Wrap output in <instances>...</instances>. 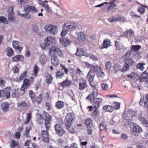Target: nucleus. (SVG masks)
Masks as SVG:
<instances>
[{"mask_svg":"<svg viewBox=\"0 0 148 148\" xmlns=\"http://www.w3.org/2000/svg\"><path fill=\"white\" fill-rule=\"evenodd\" d=\"M49 53L51 56V62L55 66L58 65L59 64V60L57 56L63 57V55L60 49L55 46L50 47L49 49Z\"/></svg>","mask_w":148,"mask_h":148,"instance_id":"f257e3e1","label":"nucleus"},{"mask_svg":"<svg viewBox=\"0 0 148 148\" xmlns=\"http://www.w3.org/2000/svg\"><path fill=\"white\" fill-rule=\"evenodd\" d=\"M43 116L45 117V125L46 130H44L42 131L40 134V137L42 140L45 143H48L49 141V135L48 131L50 127V121L52 119L51 116L46 112H44Z\"/></svg>","mask_w":148,"mask_h":148,"instance_id":"f03ea898","label":"nucleus"},{"mask_svg":"<svg viewBox=\"0 0 148 148\" xmlns=\"http://www.w3.org/2000/svg\"><path fill=\"white\" fill-rule=\"evenodd\" d=\"M136 114L135 111L130 110L125 111L122 116L124 120L127 121H131L133 117L135 116Z\"/></svg>","mask_w":148,"mask_h":148,"instance_id":"7ed1b4c3","label":"nucleus"},{"mask_svg":"<svg viewBox=\"0 0 148 148\" xmlns=\"http://www.w3.org/2000/svg\"><path fill=\"white\" fill-rule=\"evenodd\" d=\"M125 63L124 66L121 69V71L124 73L128 70L130 66H132L134 64V62L132 59L130 58H125L124 59Z\"/></svg>","mask_w":148,"mask_h":148,"instance_id":"20e7f679","label":"nucleus"},{"mask_svg":"<svg viewBox=\"0 0 148 148\" xmlns=\"http://www.w3.org/2000/svg\"><path fill=\"white\" fill-rule=\"evenodd\" d=\"M34 78L33 77L30 78L28 79L27 78L25 79L23 82V84L21 88V90L24 91L25 89H27L33 83Z\"/></svg>","mask_w":148,"mask_h":148,"instance_id":"39448f33","label":"nucleus"},{"mask_svg":"<svg viewBox=\"0 0 148 148\" xmlns=\"http://www.w3.org/2000/svg\"><path fill=\"white\" fill-rule=\"evenodd\" d=\"M92 103L93 107L98 109L102 104L103 99L99 97H96L90 100Z\"/></svg>","mask_w":148,"mask_h":148,"instance_id":"423d86ee","label":"nucleus"},{"mask_svg":"<svg viewBox=\"0 0 148 148\" xmlns=\"http://www.w3.org/2000/svg\"><path fill=\"white\" fill-rule=\"evenodd\" d=\"M88 87V85L86 80L83 78L80 79L78 84L79 89L82 90Z\"/></svg>","mask_w":148,"mask_h":148,"instance_id":"0eeeda50","label":"nucleus"},{"mask_svg":"<svg viewBox=\"0 0 148 148\" xmlns=\"http://www.w3.org/2000/svg\"><path fill=\"white\" fill-rule=\"evenodd\" d=\"M66 118L67 120L65 123H73L75 118V115L73 113H69L66 114Z\"/></svg>","mask_w":148,"mask_h":148,"instance_id":"6e6552de","label":"nucleus"},{"mask_svg":"<svg viewBox=\"0 0 148 148\" xmlns=\"http://www.w3.org/2000/svg\"><path fill=\"white\" fill-rule=\"evenodd\" d=\"M55 128L57 134L60 136H62L64 134V131L62 127L58 124L55 125Z\"/></svg>","mask_w":148,"mask_h":148,"instance_id":"1a4fd4ad","label":"nucleus"},{"mask_svg":"<svg viewBox=\"0 0 148 148\" xmlns=\"http://www.w3.org/2000/svg\"><path fill=\"white\" fill-rule=\"evenodd\" d=\"M133 133L135 136H138L140 132L142 131L141 128L139 125H134L132 128Z\"/></svg>","mask_w":148,"mask_h":148,"instance_id":"9d476101","label":"nucleus"},{"mask_svg":"<svg viewBox=\"0 0 148 148\" xmlns=\"http://www.w3.org/2000/svg\"><path fill=\"white\" fill-rule=\"evenodd\" d=\"M95 77V73L92 71H90L87 75V77L88 78V81L91 86L94 87V86L92 85L91 82H92L94 80Z\"/></svg>","mask_w":148,"mask_h":148,"instance_id":"9b49d317","label":"nucleus"},{"mask_svg":"<svg viewBox=\"0 0 148 148\" xmlns=\"http://www.w3.org/2000/svg\"><path fill=\"white\" fill-rule=\"evenodd\" d=\"M24 10L26 12L32 11L37 13L38 11L34 7L28 5H26L24 6Z\"/></svg>","mask_w":148,"mask_h":148,"instance_id":"f8f14e48","label":"nucleus"},{"mask_svg":"<svg viewBox=\"0 0 148 148\" xmlns=\"http://www.w3.org/2000/svg\"><path fill=\"white\" fill-rule=\"evenodd\" d=\"M98 95L97 90L96 88H94L92 90V94H90L86 99H89V100H90L95 98L97 97Z\"/></svg>","mask_w":148,"mask_h":148,"instance_id":"ddd939ff","label":"nucleus"},{"mask_svg":"<svg viewBox=\"0 0 148 148\" xmlns=\"http://www.w3.org/2000/svg\"><path fill=\"white\" fill-rule=\"evenodd\" d=\"M115 45L117 50L124 51L126 50L123 45L118 41H115Z\"/></svg>","mask_w":148,"mask_h":148,"instance_id":"4468645a","label":"nucleus"},{"mask_svg":"<svg viewBox=\"0 0 148 148\" xmlns=\"http://www.w3.org/2000/svg\"><path fill=\"white\" fill-rule=\"evenodd\" d=\"M88 66L89 68L90 69V71H92L94 72H96V73L97 72H98L99 70H101V68L98 65H93L90 64H88Z\"/></svg>","mask_w":148,"mask_h":148,"instance_id":"2eb2a0df","label":"nucleus"},{"mask_svg":"<svg viewBox=\"0 0 148 148\" xmlns=\"http://www.w3.org/2000/svg\"><path fill=\"white\" fill-rule=\"evenodd\" d=\"M124 34L125 36L130 39L133 38L134 37V32L132 29H130L129 30L125 31Z\"/></svg>","mask_w":148,"mask_h":148,"instance_id":"dca6fc26","label":"nucleus"},{"mask_svg":"<svg viewBox=\"0 0 148 148\" xmlns=\"http://www.w3.org/2000/svg\"><path fill=\"white\" fill-rule=\"evenodd\" d=\"M110 41L109 39L108 38L104 39L101 44V49L107 48L110 46Z\"/></svg>","mask_w":148,"mask_h":148,"instance_id":"f3484780","label":"nucleus"},{"mask_svg":"<svg viewBox=\"0 0 148 148\" xmlns=\"http://www.w3.org/2000/svg\"><path fill=\"white\" fill-rule=\"evenodd\" d=\"M54 40V39L53 38L51 37H47L45 40V42L44 43V49L43 48V49H45V47H49L50 43L53 42Z\"/></svg>","mask_w":148,"mask_h":148,"instance_id":"a211bd4d","label":"nucleus"},{"mask_svg":"<svg viewBox=\"0 0 148 148\" xmlns=\"http://www.w3.org/2000/svg\"><path fill=\"white\" fill-rule=\"evenodd\" d=\"M13 46L16 50H17L20 52L22 50V47L20 46L19 45V42L17 41H13L12 42Z\"/></svg>","mask_w":148,"mask_h":148,"instance_id":"6ab92c4d","label":"nucleus"},{"mask_svg":"<svg viewBox=\"0 0 148 148\" xmlns=\"http://www.w3.org/2000/svg\"><path fill=\"white\" fill-rule=\"evenodd\" d=\"M24 59V58L23 56L20 55H17L12 58V60L13 62H17L23 61Z\"/></svg>","mask_w":148,"mask_h":148,"instance_id":"aec40b11","label":"nucleus"},{"mask_svg":"<svg viewBox=\"0 0 148 148\" xmlns=\"http://www.w3.org/2000/svg\"><path fill=\"white\" fill-rule=\"evenodd\" d=\"M45 112L44 111L43 112V114L41 115L40 114H39L37 117L36 121L37 123L38 124H41L43 121L44 118L45 119V117H44L43 116L44 112Z\"/></svg>","mask_w":148,"mask_h":148,"instance_id":"412c9836","label":"nucleus"},{"mask_svg":"<svg viewBox=\"0 0 148 148\" xmlns=\"http://www.w3.org/2000/svg\"><path fill=\"white\" fill-rule=\"evenodd\" d=\"M86 52L82 49H78L77 48V52L75 53V55L78 56H86L85 55Z\"/></svg>","mask_w":148,"mask_h":148,"instance_id":"4be33fe9","label":"nucleus"},{"mask_svg":"<svg viewBox=\"0 0 148 148\" xmlns=\"http://www.w3.org/2000/svg\"><path fill=\"white\" fill-rule=\"evenodd\" d=\"M139 104L141 106L147 108L148 110V101L145 100L144 98H141L139 102Z\"/></svg>","mask_w":148,"mask_h":148,"instance_id":"5701e85b","label":"nucleus"},{"mask_svg":"<svg viewBox=\"0 0 148 148\" xmlns=\"http://www.w3.org/2000/svg\"><path fill=\"white\" fill-rule=\"evenodd\" d=\"M11 89V87H8L3 90L4 94L6 97V98H9L10 96V90Z\"/></svg>","mask_w":148,"mask_h":148,"instance_id":"b1692460","label":"nucleus"},{"mask_svg":"<svg viewBox=\"0 0 148 148\" xmlns=\"http://www.w3.org/2000/svg\"><path fill=\"white\" fill-rule=\"evenodd\" d=\"M138 119L143 125L146 127H148V120H146L142 115H140L138 117Z\"/></svg>","mask_w":148,"mask_h":148,"instance_id":"393cba45","label":"nucleus"},{"mask_svg":"<svg viewBox=\"0 0 148 148\" xmlns=\"http://www.w3.org/2000/svg\"><path fill=\"white\" fill-rule=\"evenodd\" d=\"M148 76V74L146 71H144L141 75L139 77L138 80L140 81V82H144L145 79L147 78Z\"/></svg>","mask_w":148,"mask_h":148,"instance_id":"a878e982","label":"nucleus"},{"mask_svg":"<svg viewBox=\"0 0 148 148\" xmlns=\"http://www.w3.org/2000/svg\"><path fill=\"white\" fill-rule=\"evenodd\" d=\"M103 109L106 112H112L113 111V107L110 105H106L103 107Z\"/></svg>","mask_w":148,"mask_h":148,"instance_id":"bb28decb","label":"nucleus"},{"mask_svg":"<svg viewBox=\"0 0 148 148\" xmlns=\"http://www.w3.org/2000/svg\"><path fill=\"white\" fill-rule=\"evenodd\" d=\"M29 95L32 102L35 103L36 101L35 93L32 90H30L29 92Z\"/></svg>","mask_w":148,"mask_h":148,"instance_id":"cd10ccee","label":"nucleus"},{"mask_svg":"<svg viewBox=\"0 0 148 148\" xmlns=\"http://www.w3.org/2000/svg\"><path fill=\"white\" fill-rule=\"evenodd\" d=\"M65 71L60 70L56 73V76L57 78H62L64 77Z\"/></svg>","mask_w":148,"mask_h":148,"instance_id":"c85d7f7f","label":"nucleus"},{"mask_svg":"<svg viewBox=\"0 0 148 148\" xmlns=\"http://www.w3.org/2000/svg\"><path fill=\"white\" fill-rule=\"evenodd\" d=\"M48 2V1L46 0L44 1H40V5H41L43 7L45 8L47 10H49V8L47 3Z\"/></svg>","mask_w":148,"mask_h":148,"instance_id":"c756f323","label":"nucleus"},{"mask_svg":"<svg viewBox=\"0 0 148 148\" xmlns=\"http://www.w3.org/2000/svg\"><path fill=\"white\" fill-rule=\"evenodd\" d=\"M66 129L70 133H73L74 132L75 130L73 127L72 126L73 123H65Z\"/></svg>","mask_w":148,"mask_h":148,"instance_id":"7c9ffc66","label":"nucleus"},{"mask_svg":"<svg viewBox=\"0 0 148 148\" xmlns=\"http://www.w3.org/2000/svg\"><path fill=\"white\" fill-rule=\"evenodd\" d=\"M66 26V29H65V34L67 32V31L69 30L73 29L76 27V25H73L70 24L67 25V24L65 23V27Z\"/></svg>","mask_w":148,"mask_h":148,"instance_id":"2f4dec72","label":"nucleus"},{"mask_svg":"<svg viewBox=\"0 0 148 148\" xmlns=\"http://www.w3.org/2000/svg\"><path fill=\"white\" fill-rule=\"evenodd\" d=\"M9 104L7 102H4L1 104L2 110L4 112L7 111L9 107Z\"/></svg>","mask_w":148,"mask_h":148,"instance_id":"473e14b6","label":"nucleus"},{"mask_svg":"<svg viewBox=\"0 0 148 148\" xmlns=\"http://www.w3.org/2000/svg\"><path fill=\"white\" fill-rule=\"evenodd\" d=\"M85 124L87 127L92 126V121L90 118H88L86 119L85 120Z\"/></svg>","mask_w":148,"mask_h":148,"instance_id":"72a5a7b5","label":"nucleus"},{"mask_svg":"<svg viewBox=\"0 0 148 148\" xmlns=\"http://www.w3.org/2000/svg\"><path fill=\"white\" fill-rule=\"evenodd\" d=\"M27 74V71H25L21 75L20 77L17 79V81L18 82H21L22 80L23 79L26 77Z\"/></svg>","mask_w":148,"mask_h":148,"instance_id":"f704fd0d","label":"nucleus"},{"mask_svg":"<svg viewBox=\"0 0 148 148\" xmlns=\"http://www.w3.org/2000/svg\"><path fill=\"white\" fill-rule=\"evenodd\" d=\"M14 15L13 8H12L11 11L8 13V19L9 20L13 22L14 21L15 19L14 17Z\"/></svg>","mask_w":148,"mask_h":148,"instance_id":"c9c22d12","label":"nucleus"},{"mask_svg":"<svg viewBox=\"0 0 148 148\" xmlns=\"http://www.w3.org/2000/svg\"><path fill=\"white\" fill-rule=\"evenodd\" d=\"M46 81L47 83L50 84L53 80V78L52 76L49 74H47L46 76Z\"/></svg>","mask_w":148,"mask_h":148,"instance_id":"e433bc0d","label":"nucleus"},{"mask_svg":"<svg viewBox=\"0 0 148 148\" xmlns=\"http://www.w3.org/2000/svg\"><path fill=\"white\" fill-rule=\"evenodd\" d=\"M131 51L137 52L141 48V46L139 45H132L131 46Z\"/></svg>","mask_w":148,"mask_h":148,"instance_id":"4c0bfd02","label":"nucleus"},{"mask_svg":"<svg viewBox=\"0 0 148 148\" xmlns=\"http://www.w3.org/2000/svg\"><path fill=\"white\" fill-rule=\"evenodd\" d=\"M64 105V102L61 101H58L56 102V106L58 109H60L62 108Z\"/></svg>","mask_w":148,"mask_h":148,"instance_id":"58836bf2","label":"nucleus"},{"mask_svg":"<svg viewBox=\"0 0 148 148\" xmlns=\"http://www.w3.org/2000/svg\"><path fill=\"white\" fill-rule=\"evenodd\" d=\"M115 1V0H113L112 2H110V3H108V4H110V5L108 6L107 8V10H110L116 6V5L114 3Z\"/></svg>","mask_w":148,"mask_h":148,"instance_id":"ea45409f","label":"nucleus"},{"mask_svg":"<svg viewBox=\"0 0 148 148\" xmlns=\"http://www.w3.org/2000/svg\"><path fill=\"white\" fill-rule=\"evenodd\" d=\"M40 68L36 64H35L33 68V71L34 76L36 77L38 73V72L39 71Z\"/></svg>","mask_w":148,"mask_h":148,"instance_id":"a19ab883","label":"nucleus"},{"mask_svg":"<svg viewBox=\"0 0 148 148\" xmlns=\"http://www.w3.org/2000/svg\"><path fill=\"white\" fill-rule=\"evenodd\" d=\"M143 5H141V6L138 7L137 9V11L141 14H143L145 11L144 6H143Z\"/></svg>","mask_w":148,"mask_h":148,"instance_id":"79ce46f5","label":"nucleus"},{"mask_svg":"<svg viewBox=\"0 0 148 148\" xmlns=\"http://www.w3.org/2000/svg\"><path fill=\"white\" fill-rule=\"evenodd\" d=\"M99 129L101 131L105 130H107V126L104 122H102L99 125Z\"/></svg>","mask_w":148,"mask_h":148,"instance_id":"37998d69","label":"nucleus"},{"mask_svg":"<svg viewBox=\"0 0 148 148\" xmlns=\"http://www.w3.org/2000/svg\"><path fill=\"white\" fill-rule=\"evenodd\" d=\"M7 55L8 56H11L13 54L14 52L12 49L10 47L8 48L6 50Z\"/></svg>","mask_w":148,"mask_h":148,"instance_id":"c03bdc74","label":"nucleus"},{"mask_svg":"<svg viewBox=\"0 0 148 148\" xmlns=\"http://www.w3.org/2000/svg\"><path fill=\"white\" fill-rule=\"evenodd\" d=\"M113 69L115 71V72L121 70V66L120 64H115L113 66Z\"/></svg>","mask_w":148,"mask_h":148,"instance_id":"a18cd8bd","label":"nucleus"},{"mask_svg":"<svg viewBox=\"0 0 148 148\" xmlns=\"http://www.w3.org/2000/svg\"><path fill=\"white\" fill-rule=\"evenodd\" d=\"M120 103L116 102H114L113 103V111L114 110H117L120 108Z\"/></svg>","mask_w":148,"mask_h":148,"instance_id":"49530a36","label":"nucleus"},{"mask_svg":"<svg viewBox=\"0 0 148 148\" xmlns=\"http://www.w3.org/2000/svg\"><path fill=\"white\" fill-rule=\"evenodd\" d=\"M145 65V63H139L136 65V68L139 69L140 70L143 71L145 68L144 66Z\"/></svg>","mask_w":148,"mask_h":148,"instance_id":"de8ad7c7","label":"nucleus"},{"mask_svg":"<svg viewBox=\"0 0 148 148\" xmlns=\"http://www.w3.org/2000/svg\"><path fill=\"white\" fill-rule=\"evenodd\" d=\"M31 129L30 127L27 126L25 128L26 132L25 134V136L28 138H30V136L29 135V132Z\"/></svg>","mask_w":148,"mask_h":148,"instance_id":"09e8293b","label":"nucleus"},{"mask_svg":"<svg viewBox=\"0 0 148 148\" xmlns=\"http://www.w3.org/2000/svg\"><path fill=\"white\" fill-rule=\"evenodd\" d=\"M19 94L17 90H13L12 92V96L13 97H19Z\"/></svg>","mask_w":148,"mask_h":148,"instance_id":"8fccbe9b","label":"nucleus"},{"mask_svg":"<svg viewBox=\"0 0 148 148\" xmlns=\"http://www.w3.org/2000/svg\"><path fill=\"white\" fill-rule=\"evenodd\" d=\"M27 105V103L25 101H22L20 103H18L17 106L18 107L22 108L26 106Z\"/></svg>","mask_w":148,"mask_h":148,"instance_id":"3c124183","label":"nucleus"},{"mask_svg":"<svg viewBox=\"0 0 148 148\" xmlns=\"http://www.w3.org/2000/svg\"><path fill=\"white\" fill-rule=\"evenodd\" d=\"M50 33L53 34H56L57 32V27L55 26L52 25Z\"/></svg>","mask_w":148,"mask_h":148,"instance_id":"603ef678","label":"nucleus"},{"mask_svg":"<svg viewBox=\"0 0 148 148\" xmlns=\"http://www.w3.org/2000/svg\"><path fill=\"white\" fill-rule=\"evenodd\" d=\"M18 143L14 140H12L10 144V148H14L18 145Z\"/></svg>","mask_w":148,"mask_h":148,"instance_id":"864d4df0","label":"nucleus"},{"mask_svg":"<svg viewBox=\"0 0 148 148\" xmlns=\"http://www.w3.org/2000/svg\"><path fill=\"white\" fill-rule=\"evenodd\" d=\"M8 24V21L7 19L5 17L3 16H0V23Z\"/></svg>","mask_w":148,"mask_h":148,"instance_id":"5fc2aeb1","label":"nucleus"},{"mask_svg":"<svg viewBox=\"0 0 148 148\" xmlns=\"http://www.w3.org/2000/svg\"><path fill=\"white\" fill-rule=\"evenodd\" d=\"M47 61L46 58L45 56H41L40 58L39 62L42 64H44Z\"/></svg>","mask_w":148,"mask_h":148,"instance_id":"6e6d98bb","label":"nucleus"},{"mask_svg":"<svg viewBox=\"0 0 148 148\" xmlns=\"http://www.w3.org/2000/svg\"><path fill=\"white\" fill-rule=\"evenodd\" d=\"M97 75L98 77H103L105 75L104 73L101 69L97 73Z\"/></svg>","mask_w":148,"mask_h":148,"instance_id":"4d7b16f0","label":"nucleus"},{"mask_svg":"<svg viewBox=\"0 0 148 148\" xmlns=\"http://www.w3.org/2000/svg\"><path fill=\"white\" fill-rule=\"evenodd\" d=\"M42 101V95L40 94L37 97L36 102L38 104L40 103Z\"/></svg>","mask_w":148,"mask_h":148,"instance_id":"13d9d810","label":"nucleus"},{"mask_svg":"<svg viewBox=\"0 0 148 148\" xmlns=\"http://www.w3.org/2000/svg\"><path fill=\"white\" fill-rule=\"evenodd\" d=\"M59 89L60 90H62L65 87V81L59 84Z\"/></svg>","mask_w":148,"mask_h":148,"instance_id":"bf43d9fd","label":"nucleus"},{"mask_svg":"<svg viewBox=\"0 0 148 148\" xmlns=\"http://www.w3.org/2000/svg\"><path fill=\"white\" fill-rule=\"evenodd\" d=\"M52 25H47L45 27V31L47 32L50 33V31L51 29Z\"/></svg>","mask_w":148,"mask_h":148,"instance_id":"052dcab7","label":"nucleus"},{"mask_svg":"<svg viewBox=\"0 0 148 148\" xmlns=\"http://www.w3.org/2000/svg\"><path fill=\"white\" fill-rule=\"evenodd\" d=\"M87 133L88 135H91L92 132V129L91 126L87 127Z\"/></svg>","mask_w":148,"mask_h":148,"instance_id":"680f3d73","label":"nucleus"},{"mask_svg":"<svg viewBox=\"0 0 148 148\" xmlns=\"http://www.w3.org/2000/svg\"><path fill=\"white\" fill-rule=\"evenodd\" d=\"M31 119V116L30 114L29 113L27 114L26 117V120L25 123V124H28L29 122Z\"/></svg>","mask_w":148,"mask_h":148,"instance_id":"e2e57ef3","label":"nucleus"},{"mask_svg":"<svg viewBox=\"0 0 148 148\" xmlns=\"http://www.w3.org/2000/svg\"><path fill=\"white\" fill-rule=\"evenodd\" d=\"M20 15L27 19H29L31 18V15L29 13L22 14L20 13Z\"/></svg>","mask_w":148,"mask_h":148,"instance_id":"0e129e2a","label":"nucleus"},{"mask_svg":"<svg viewBox=\"0 0 148 148\" xmlns=\"http://www.w3.org/2000/svg\"><path fill=\"white\" fill-rule=\"evenodd\" d=\"M71 43V40L67 38H65V47L70 46Z\"/></svg>","mask_w":148,"mask_h":148,"instance_id":"69168bd1","label":"nucleus"},{"mask_svg":"<svg viewBox=\"0 0 148 148\" xmlns=\"http://www.w3.org/2000/svg\"><path fill=\"white\" fill-rule=\"evenodd\" d=\"M97 109L95 108V110L93 112L91 115L92 117L96 118L98 114V111Z\"/></svg>","mask_w":148,"mask_h":148,"instance_id":"338daca9","label":"nucleus"},{"mask_svg":"<svg viewBox=\"0 0 148 148\" xmlns=\"http://www.w3.org/2000/svg\"><path fill=\"white\" fill-rule=\"evenodd\" d=\"M101 86L102 89L105 90H107L108 88V85L105 83H102L101 84Z\"/></svg>","mask_w":148,"mask_h":148,"instance_id":"774afa93","label":"nucleus"}]
</instances>
